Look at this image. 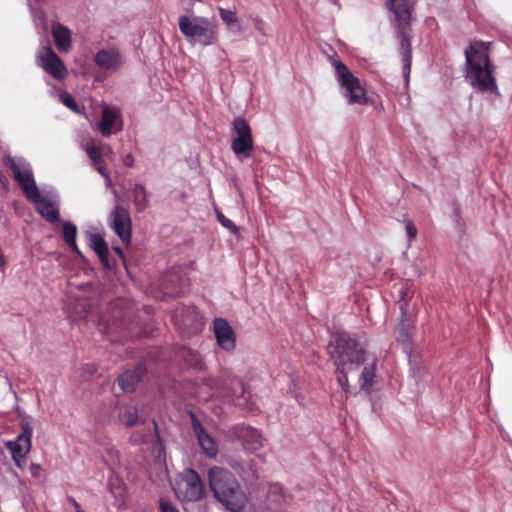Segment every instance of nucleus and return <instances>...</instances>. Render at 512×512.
<instances>
[{"mask_svg": "<svg viewBox=\"0 0 512 512\" xmlns=\"http://www.w3.org/2000/svg\"><path fill=\"white\" fill-rule=\"evenodd\" d=\"M123 163L126 167H133L134 165V157L132 156V154H127L124 156L123 158Z\"/></svg>", "mask_w": 512, "mask_h": 512, "instance_id": "nucleus-44", "label": "nucleus"}, {"mask_svg": "<svg viewBox=\"0 0 512 512\" xmlns=\"http://www.w3.org/2000/svg\"><path fill=\"white\" fill-rule=\"evenodd\" d=\"M228 437L235 442H239L243 449L255 452L263 446V437L261 432L244 423L235 424L229 431Z\"/></svg>", "mask_w": 512, "mask_h": 512, "instance_id": "nucleus-10", "label": "nucleus"}, {"mask_svg": "<svg viewBox=\"0 0 512 512\" xmlns=\"http://www.w3.org/2000/svg\"><path fill=\"white\" fill-rule=\"evenodd\" d=\"M38 65L47 73L58 80L65 78L67 71L57 54L49 47H46L38 56Z\"/></svg>", "mask_w": 512, "mask_h": 512, "instance_id": "nucleus-14", "label": "nucleus"}, {"mask_svg": "<svg viewBox=\"0 0 512 512\" xmlns=\"http://www.w3.org/2000/svg\"><path fill=\"white\" fill-rule=\"evenodd\" d=\"M406 233L409 239H413L417 235V229L412 221L408 220L405 224Z\"/></svg>", "mask_w": 512, "mask_h": 512, "instance_id": "nucleus-39", "label": "nucleus"}, {"mask_svg": "<svg viewBox=\"0 0 512 512\" xmlns=\"http://www.w3.org/2000/svg\"><path fill=\"white\" fill-rule=\"evenodd\" d=\"M217 10L220 18L227 26L231 27L238 23V18L234 11L222 7H217Z\"/></svg>", "mask_w": 512, "mask_h": 512, "instance_id": "nucleus-32", "label": "nucleus"}, {"mask_svg": "<svg viewBox=\"0 0 512 512\" xmlns=\"http://www.w3.org/2000/svg\"><path fill=\"white\" fill-rule=\"evenodd\" d=\"M117 409V418L120 424L126 427H133L137 424L139 416L136 406L132 404H125L118 406Z\"/></svg>", "mask_w": 512, "mask_h": 512, "instance_id": "nucleus-25", "label": "nucleus"}, {"mask_svg": "<svg viewBox=\"0 0 512 512\" xmlns=\"http://www.w3.org/2000/svg\"><path fill=\"white\" fill-rule=\"evenodd\" d=\"M114 250H115L118 254L122 255V250H121L119 247H115V248H114Z\"/></svg>", "mask_w": 512, "mask_h": 512, "instance_id": "nucleus-46", "label": "nucleus"}, {"mask_svg": "<svg viewBox=\"0 0 512 512\" xmlns=\"http://www.w3.org/2000/svg\"><path fill=\"white\" fill-rule=\"evenodd\" d=\"M465 78L471 87L481 93H491L500 96L494 66L490 61L486 43L475 41L464 51Z\"/></svg>", "mask_w": 512, "mask_h": 512, "instance_id": "nucleus-1", "label": "nucleus"}, {"mask_svg": "<svg viewBox=\"0 0 512 512\" xmlns=\"http://www.w3.org/2000/svg\"><path fill=\"white\" fill-rule=\"evenodd\" d=\"M6 264L5 258L2 254H0V269L3 268Z\"/></svg>", "mask_w": 512, "mask_h": 512, "instance_id": "nucleus-45", "label": "nucleus"}, {"mask_svg": "<svg viewBox=\"0 0 512 512\" xmlns=\"http://www.w3.org/2000/svg\"><path fill=\"white\" fill-rule=\"evenodd\" d=\"M146 369L142 365H138L133 370H127L118 376L117 382L120 389L124 392H132L137 384L144 377Z\"/></svg>", "mask_w": 512, "mask_h": 512, "instance_id": "nucleus-20", "label": "nucleus"}, {"mask_svg": "<svg viewBox=\"0 0 512 512\" xmlns=\"http://www.w3.org/2000/svg\"><path fill=\"white\" fill-rule=\"evenodd\" d=\"M108 490L120 505L126 495L127 485L114 468H111L108 477Z\"/></svg>", "mask_w": 512, "mask_h": 512, "instance_id": "nucleus-22", "label": "nucleus"}, {"mask_svg": "<svg viewBox=\"0 0 512 512\" xmlns=\"http://www.w3.org/2000/svg\"><path fill=\"white\" fill-rule=\"evenodd\" d=\"M109 225L119 238L128 243L131 240V218L129 211L120 205H116L111 211L109 218Z\"/></svg>", "mask_w": 512, "mask_h": 512, "instance_id": "nucleus-12", "label": "nucleus"}, {"mask_svg": "<svg viewBox=\"0 0 512 512\" xmlns=\"http://www.w3.org/2000/svg\"><path fill=\"white\" fill-rule=\"evenodd\" d=\"M6 447L9 450L15 465L18 468L23 469L26 456L30 452L32 444L15 439L13 441H8L6 443Z\"/></svg>", "mask_w": 512, "mask_h": 512, "instance_id": "nucleus-21", "label": "nucleus"}, {"mask_svg": "<svg viewBox=\"0 0 512 512\" xmlns=\"http://www.w3.org/2000/svg\"><path fill=\"white\" fill-rule=\"evenodd\" d=\"M154 427L157 429V422L153 421Z\"/></svg>", "mask_w": 512, "mask_h": 512, "instance_id": "nucleus-47", "label": "nucleus"}, {"mask_svg": "<svg viewBox=\"0 0 512 512\" xmlns=\"http://www.w3.org/2000/svg\"><path fill=\"white\" fill-rule=\"evenodd\" d=\"M178 25L181 33L193 45L206 47L217 42V25L209 18L182 15L179 17Z\"/></svg>", "mask_w": 512, "mask_h": 512, "instance_id": "nucleus-4", "label": "nucleus"}, {"mask_svg": "<svg viewBox=\"0 0 512 512\" xmlns=\"http://www.w3.org/2000/svg\"><path fill=\"white\" fill-rule=\"evenodd\" d=\"M67 501H68V503H70V504L73 506V508L75 509V511H76V512H84V511L82 510L81 506H80V505H79V503L75 500V498H74V497H72V496L67 497Z\"/></svg>", "mask_w": 512, "mask_h": 512, "instance_id": "nucleus-43", "label": "nucleus"}, {"mask_svg": "<svg viewBox=\"0 0 512 512\" xmlns=\"http://www.w3.org/2000/svg\"><path fill=\"white\" fill-rule=\"evenodd\" d=\"M268 494L270 497L271 496L275 497V501L279 504L281 502L285 501L284 494H283V487L278 483H274V484L270 485Z\"/></svg>", "mask_w": 512, "mask_h": 512, "instance_id": "nucleus-35", "label": "nucleus"}, {"mask_svg": "<svg viewBox=\"0 0 512 512\" xmlns=\"http://www.w3.org/2000/svg\"><path fill=\"white\" fill-rule=\"evenodd\" d=\"M336 79L341 88V94L350 105L366 104L368 102L366 91L359 78L354 76L350 69L340 60L333 59Z\"/></svg>", "mask_w": 512, "mask_h": 512, "instance_id": "nucleus-7", "label": "nucleus"}, {"mask_svg": "<svg viewBox=\"0 0 512 512\" xmlns=\"http://www.w3.org/2000/svg\"><path fill=\"white\" fill-rule=\"evenodd\" d=\"M3 163L10 169L24 196L29 201L39 199L40 190L35 182L31 164L23 157H12L10 155L3 158Z\"/></svg>", "mask_w": 512, "mask_h": 512, "instance_id": "nucleus-6", "label": "nucleus"}, {"mask_svg": "<svg viewBox=\"0 0 512 512\" xmlns=\"http://www.w3.org/2000/svg\"><path fill=\"white\" fill-rule=\"evenodd\" d=\"M88 245L97 254L101 263L109 267V249L104 238L98 233L88 234Z\"/></svg>", "mask_w": 512, "mask_h": 512, "instance_id": "nucleus-23", "label": "nucleus"}, {"mask_svg": "<svg viewBox=\"0 0 512 512\" xmlns=\"http://www.w3.org/2000/svg\"><path fill=\"white\" fill-rule=\"evenodd\" d=\"M129 442L132 445H140V444H142L144 442V435L141 434V433H135V434L130 436Z\"/></svg>", "mask_w": 512, "mask_h": 512, "instance_id": "nucleus-41", "label": "nucleus"}, {"mask_svg": "<svg viewBox=\"0 0 512 512\" xmlns=\"http://www.w3.org/2000/svg\"><path fill=\"white\" fill-rule=\"evenodd\" d=\"M209 488L214 498L230 512H241L247 496L238 480L229 470L214 466L208 470Z\"/></svg>", "mask_w": 512, "mask_h": 512, "instance_id": "nucleus-3", "label": "nucleus"}, {"mask_svg": "<svg viewBox=\"0 0 512 512\" xmlns=\"http://www.w3.org/2000/svg\"><path fill=\"white\" fill-rule=\"evenodd\" d=\"M192 427L197 436L198 443L203 452L209 458H215L218 454V444L214 438L204 429L202 424L192 415Z\"/></svg>", "mask_w": 512, "mask_h": 512, "instance_id": "nucleus-18", "label": "nucleus"}, {"mask_svg": "<svg viewBox=\"0 0 512 512\" xmlns=\"http://www.w3.org/2000/svg\"><path fill=\"white\" fill-rule=\"evenodd\" d=\"M402 319L397 325L394 334L396 341L402 346L403 352L406 354L408 361L411 365L412 376L416 377V373H420V369L416 370V361L413 359L412 345L409 340V324L406 317V304H400Z\"/></svg>", "mask_w": 512, "mask_h": 512, "instance_id": "nucleus-13", "label": "nucleus"}, {"mask_svg": "<svg viewBox=\"0 0 512 512\" xmlns=\"http://www.w3.org/2000/svg\"><path fill=\"white\" fill-rule=\"evenodd\" d=\"M29 470L33 477H39L40 471H41V466L39 464L32 463L30 465Z\"/></svg>", "mask_w": 512, "mask_h": 512, "instance_id": "nucleus-42", "label": "nucleus"}, {"mask_svg": "<svg viewBox=\"0 0 512 512\" xmlns=\"http://www.w3.org/2000/svg\"><path fill=\"white\" fill-rule=\"evenodd\" d=\"M231 133V150L235 156L240 160L250 158L254 141L249 123L243 117L234 118Z\"/></svg>", "mask_w": 512, "mask_h": 512, "instance_id": "nucleus-8", "label": "nucleus"}, {"mask_svg": "<svg viewBox=\"0 0 512 512\" xmlns=\"http://www.w3.org/2000/svg\"><path fill=\"white\" fill-rule=\"evenodd\" d=\"M253 22H254V28H255V30H256L259 34H261L262 36H266V32H265V29H264V22H263L261 19H259V18H255V19L253 20Z\"/></svg>", "mask_w": 512, "mask_h": 512, "instance_id": "nucleus-40", "label": "nucleus"}, {"mask_svg": "<svg viewBox=\"0 0 512 512\" xmlns=\"http://www.w3.org/2000/svg\"><path fill=\"white\" fill-rule=\"evenodd\" d=\"M35 204L36 211L49 223H56L60 220L59 196L51 191H39V199L30 201Z\"/></svg>", "mask_w": 512, "mask_h": 512, "instance_id": "nucleus-11", "label": "nucleus"}, {"mask_svg": "<svg viewBox=\"0 0 512 512\" xmlns=\"http://www.w3.org/2000/svg\"><path fill=\"white\" fill-rule=\"evenodd\" d=\"M118 115L113 108L105 107L102 110V118L99 123V130L104 137L111 136L112 126L114 125Z\"/></svg>", "mask_w": 512, "mask_h": 512, "instance_id": "nucleus-26", "label": "nucleus"}, {"mask_svg": "<svg viewBox=\"0 0 512 512\" xmlns=\"http://www.w3.org/2000/svg\"><path fill=\"white\" fill-rule=\"evenodd\" d=\"M93 166L95 167V169L99 172V174L106 180V185L107 186H110L112 185V181L107 173V170L104 166V161L103 162H98L97 164H93Z\"/></svg>", "mask_w": 512, "mask_h": 512, "instance_id": "nucleus-37", "label": "nucleus"}, {"mask_svg": "<svg viewBox=\"0 0 512 512\" xmlns=\"http://www.w3.org/2000/svg\"><path fill=\"white\" fill-rule=\"evenodd\" d=\"M159 509L161 512H180L175 506L165 499H160Z\"/></svg>", "mask_w": 512, "mask_h": 512, "instance_id": "nucleus-38", "label": "nucleus"}, {"mask_svg": "<svg viewBox=\"0 0 512 512\" xmlns=\"http://www.w3.org/2000/svg\"><path fill=\"white\" fill-rule=\"evenodd\" d=\"M106 453L109 457L106 463L110 470L111 468L115 469L117 466H120L121 463L119 450H117L115 447H108L106 449Z\"/></svg>", "mask_w": 512, "mask_h": 512, "instance_id": "nucleus-33", "label": "nucleus"}, {"mask_svg": "<svg viewBox=\"0 0 512 512\" xmlns=\"http://www.w3.org/2000/svg\"><path fill=\"white\" fill-rule=\"evenodd\" d=\"M81 147L85 150L88 157L92 161V165L97 164L98 162H103L102 152L92 138H83L81 141Z\"/></svg>", "mask_w": 512, "mask_h": 512, "instance_id": "nucleus-29", "label": "nucleus"}, {"mask_svg": "<svg viewBox=\"0 0 512 512\" xmlns=\"http://www.w3.org/2000/svg\"><path fill=\"white\" fill-rule=\"evenodd\" d=\"M131 194L137 212H143L148 206L147 191L144 185L135 184Z\"/></svg>", "mask_w": 512, "mask_h": 512, "instance_id": "nucleus-30", "label": "nucleus"}, {"mask_svg": "<svg viewBox=\"0 0 512 512\" xmlns=\"http://www.w3.org/2000/svg\"><path fill=\"white\" fill-rule=\"evenodd\" d=\"M388 8L394 14L395 26L401 38L403 76L405 83L408 84L412 64L411 44L407 35L411 18L410 5L407 0H389Z\"/></svg>", "mask_w": 512, "mask_h": 512, "instance_id": "nucleus-5", "label": "nucleus"}, {"mask_svg": "<svg viewBox=\"0 0 512 512\" xmlns=\"http://www.w3.org/2000/svg\"><path fill=\"white\" fill-rule=\"evenodd\" d=\"M94 62L101 70L115 72L122 64V55L115 47L105 48L95 54Z\"/></svg>", "mask_w": 512, "mask_h": 512, "instance_id": "nucleus-17", "label": "nucleus"}, {"mask_svg": "<svg viewBox=\"0 0 512 512\" xmlns=\"http://www.w3.org/2000/svg\"><path fill=\"white\" fill-rule=\"evenodd\" d=\"M33 419L31 416L25 415L21 417L20 420V428L21 432L16 437L20 441H25L28 444H32V436H33Z\"/></svg>", "mask_w": 512, "mask_h": 512, "instance_id": "nucleus-31", "label": "nucleus"}, {"mask_svg": "<svg viewBox=\"0 0 512 512\" xmlns=\"http://www.w3.org/2000/svg\"><path fill=\"white\" fill-rule=\"evenodd\" d=\"M328 351L336 365L338 385L348 398L349 381L347 374L364 362V348L348 333L341 331L332 335Z\"/></svg>", "mask_w": 512, "mask_h": 512, "instance_id": "nucleus-2", "label": "nucleus"}, {"mask_svg": "<svg viewBox=\"0 0 512 512\" xmlns=\"http://www.w3.org/2000/svg\"><path fill=\"white\" fill-rule=\"evenodd\" d=\"M214 335L217 344L225 351H232L236 346L235 333L229 323L222 318L213 322Z\"/></svg>", "mask_w": 512, "mask_h": 512, "instance_id": "nucleus-16", "label": "nucleus"}, {"mask_svg": "<svg viewBox=\"0 0 512 512\" xmlns=\"http://www.w3.org/2000/svg\"><path fill=\"white\" fill-rule=\"evenodd\" d=\"M62 235L66 242V244L71 248V250L81 255V251L79 250L77 243H76V237H77V227L75 224H73L70 221H66L63 223L62 226Z\"/></svg>", "mask_w": 512, "mask_h": 512, "instance_id": "nucleus-27", "label": "nucleus"}, {"mask_svg": "<svg viewBox=\"0 0 512 512\" xmlns=\"http://www.w3.org/2000/svg\"><path fill=\"white\" fill-rule=\"evenodd\" d=\"M217 219L223 227L229 229L232 233L236 234L238 232V227L235 223L225 217L221 212H217Z\"/></svg>", "mask_w": 512, "mask_h": 512, "instance_id": "nucleus-36", "label": "nucleus"}, {"mask_svg": "<svg viewBox=\"0 0 512 512\" xmlns=\"http://www.w3.org/2000/svg\"><path fill=\"white\" fill-rule=\"evenodd\" d=\"M172 319L183 331H194L202 324L198 309L191 306H183L174 311Z\"/></svg>", "mask_w": 512, "mask_h": 512, "instance_id": "nucleus-15", "label": "nucleus"}, {"mask_svg": "<svg viewBox=\"0 0 512 512\" xmlns=\"http://www.w3.org/2000/svg\"><path fill=\"white\" fill-rule=\"evenodd\" d=\"M70 317L73 321L83 320L87 317L90 311V305L84 298H77L74 301L73 307H69Z\"/></svg>", "mask_w": 512, "mask_h": 512, "instance_id": "nucleus-28", "label": "nucleus"}, {"mask_svg": "<svg viewBox=\"0 0 512 512\" xmlns=\"http://www.w3.org/2000/svg\"><path fill=\"white\" fill-rule=\"evenodd\" d=\"M60 98H61V101L62 103L67 107L69 108L70 110L76 112V113H79L80 110H79V106L78 104L76 103L74 97L72 95H70L69 93L67 92H62L60 94Z\"/></svg>", "mask_w": 512, "mask_h": 512, "instance_id": "nucleus-34", "label": "nucleus"}, {"mask_svg": "<svg viewBox=\"0 0 512 512\" xmlns=\"http://www.w3.org/2000/svg\"><path fill=\"white\" fill-rule=\"evenodd\" d=\"M362 372L359 377L360 390L366 395H370L375 384L377 360L375 358H367L364 355Z\"/></svg>", "mask_w": 512, "mask_h": 512, "instance_id": "nucleus-19", "label": "nucleus"}, {"mask_svg": "<svg viewBox=\"0 0 512 512\" xmlns=\"http://www.w3.org/2000/svg\"><path fill=\"white\" fill-rule=\"evenodd\" d=\"M52 35L57 49L60 52H67L71 46L70 30L60 23H54L52 25Z\"/></svg>", "mask_w": 512, "mask_h": 512, "instance_id": "nucleus-24", "label": "nucleus"}, {"mask_svg": "<svg viewBox=\"0 0 512 512\" xmlns=\"http://www.w3.org/2000/svg\"><path fill=\"white\" fill-rule=\"evenodd\" d=\"M176 494L181 501L185 502H198L204 498L206 494L204 483L194 469L184 471Z\"/></svg>", "mask_w": 512, "mask_h": 512, "instance_id": "nucleus-9", "label": "nucleus"}]
</instances>
